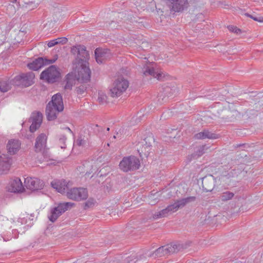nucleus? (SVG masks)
<instances>
[{
  "instance_id": "nucleus-1",
  "label": "nucleus",
  "mask_w": 263,
  "mask_h": 263,
  "mask_svg": "<svg viewBox=\"0 0 263 263\" xmlns=\"http://www.w3.org/2000/svg\"><path fill=\"white\" fill-rule=\"evenodd\" d=\"M71 53L77 55L75 63L80 65L76 77L81 83H87L90 82L91 72L88 66L89 54L84 45H79L71 48Z\"/></svg>"
},
{
  "instance_id": "nucleus-2",
  "label": "nucleus",
  "mask_w": 263,
  "mask_h": 263,
  "mask_svg": "<svg viewBox=\"0 0 263 263\" xmlns=\"http://www.w3.org/2000/svg\"><path fill=\"white\" fill-rule=\"evenodd\" d=\"M63 98L60 93L54 95L46 107V115L48 121H53L64 110Z\"/></svg>"
},
{
  "instance_id": "nucleus-3",
  "label": "nucleus",
  "mask_w": 263,
  "mask_h": 263,
  "mask_svg": "<svg viewBox=\"0 0 263 263\" xmlns=\"http://www.w3.org/2000/svg\"><path fill=\"white\" fill-rule=\"evenodd\" d=\"M190 243L191 242L185 243H176L161 246L155 251L154 254H155V257H160L170 255L172 253H177L178 251L186 249L190 246Z\"/></svg>"
},
{
  "instance_id": "nucleus-4",
  "label": "nucleus",
  "mask_w": 263,
  "mask_h": 263,
  "mask_svg": "<svg viewBox=\"0 0 263 263\" xmlns=\"http://www.w3.org/2000/svg\"><path fill=\"white\" fill-rule=\"evenodd\" d=\"M40 79L49 84L59 82L61 79L60 69L55 65H51L41 72Z\"/></svg>"
},
{
  "instance_id": "nucleus-5",
  "label": "nucleus",
  "mask_w": 263,
  "mask_h": 263,
  "mask_svg": "<svg viewBox=\"0 0 263 263\" xmlns=\"http://www.w3.org/2000/svg\"><path fill=\"white\" fill-rule=\"evenodd\" d=\"M119 168L124 172L135 171L139 168V159L134 156L124 157L119 163Z\"/></svg>"
},
{
  "instance_id": "nucleus-6",
  "label": "nucleus",
  "mask_w": 263,
  "mask_h": 263,
  "mask_svg": "<svg viewBox=\"0 0 263 263\" xmlns=\"http://www.w3.org/2000/svg\"><path fill=\"white\" fill-rule=\"evenodd\" d=\"M128 81L122 77H118L113 83V87L110 89V93L112 97L121 96L128 87Z\"/></svg>"
},
{
  "instance_id": "nucleus-7",
  "label": "nucleus",
  "mask_w": 263,
  "mask_h": 263,
  "mask_svg": "<svg viewBox=\"0 0 263 263\" xmlns=\"http://www.w3.org/2000/svg\"><path fill=\"white\" fill-rule=\"evenodd\" d=\"M34 77V74L32 72L22 73L13 79L12 83L14 86L27 87L33 84Z\"/></svg>"
},
{
  "instance_id": "nucleus-8",
  "label": "nucleus",
  "mask_w": 263,
  "mask_h": 263,
  "mask_svg": "<svg viewBox=\"0 0 263 263\" xmlns=\"http://www.w3.org/2000/svg\"><path fill=\"white\" fill-rule=\"evenodd\" d=\"M74 205V203L69 202L60 203L57 207L53 208L51 210V215L49 216V220L52 222H55L62 213L70 209Z\"/></svg>"
},
{
  "instance_id": "nucleus-9",
  "label": "nucleus",
  "mask_w": 263,
  "mask_h": 263,
  "mask_svg": "<svg viewBox=\"0 0 263 263\" xmlns=\"http://www.w3.org/2000/svg\"><path fill=\"white\" fill-rule=\"evenodd\" d=\"M66 196L70 199L81 201L86 199L88 195L87 189L73 187L67 191Z\"/></svg>"
},
{
  "instance_id": "nucleus-10",
  "label": "nucleus",
  "mask_w": 263,
  "mask_h": 263,
  "mask_svg": "<svg viewBox=\"0 0 263 263\" xmlns=\"http://www.w3.org/2000/svg\"><path fill=\"white\" fill-rule=\"evenodd\" d=\"M170 10L174 12H180L189 7L187 0H165Z\"/></svg>"
},
{
  "instance_id": "nucleus-11",
  "label": "nucleus",
  "mask_w": 263,
  "mask_h": 263,
  "mask_svg": "<svg viewBox=\"0 0 263 263\" xmlns=\"http://www.w3.org/2000/svg\"><path fill=\"white\" fill-rule=\"evenodd\" d=\"M25 183L26 187L32 191L41 190L45 185L44 181L37 178H27Z\"/></svg>"
},
{
  "instance_id": "nucleus-12",
  "label": "nucleus",
  "mask_w": 263,
  "mask_h": 263,
  "mask_svg": "<svg viewBox=\"0 0 263 263\" xmlns=\"http://www.w3.org/2000/svg\"><path fill=\"white\" fill-rule=\"evenodd\" d=\"M218 177L215 178L212 175H206L202 178V186L205 192H212L217 182Z\"/></svg>"
},
{
  "instance_id": "nucleus-13",
  "label": "nucleus",
  "mask_w": 263,
  "mask_h": 263,
  "mask_svg": "<svg viewBox=\"0 0 263 263\" xmlns=\"http://www.w3.org/2000/svg\"><path fill=\"white\" fill-rule=\"evenodd\" d=\"M43 115L41 112L32 113L31 117L29 119V121L32 123L29 128L31 133H34L40 127Z\"/></svg>"
},
{
  "instance_id": "nucleus-14",
  "label": "nucleus",
  "mask_w": 263,
  "mask_h": 263,
  "mask_svg": "<svg viewBox=\"0 0 263 263\" xmlns=\"http://www.w3.org/2000/svg\"><path fill=\"white\" fill-rule=\"evenodd\" d=\"M46 135L44 133L40 134L35 139V142L34 147V151L36 153H39L42 152H44L46 147Z\"/></svg>"
},
{
  "instance_id": "nucleus-15",
  "label": "nucleus",
  "mask_w": 263,
  "mask_h": 263,
  "mask_svg": "<svg viewBox=\"0 0 263 263\" xmlns=\"http://www.w3.org/2000/svg\"><path fill=\"white\" fill-rule=\"evenodd\" d=\"M51 186L58 192L63 194L68 190V183L65 180H54L51 182Z\"/></svg>"
},
{
  "instance_id": "nucleus-16",
  "label": "nucleus",
  "mask_w": 263,
  "mask_h": 263,
  "mask_svg": "<svg viewBox=\"0 0 263 263\" xmlns=\"http://www.w3.org/2000/svg\"><path fill=\"white\" fill-rule=\"evenodd\" d=\"M143 74L145 76H153L159 81H164L165 78V74L163 72L158 69H155L153 67H147L146 70L143 72Z\"/></svg>"
},
{
  "instance_id": "nucleus-17",
  "label": "nucleus",
  "mask_w": 263,
  "mask_h": 263,
  "mask_svg": "<svg viewBox=\"0 0 263 263\" xmlns=\"http://www.w3.org/2000/svg\"><path fill=\"white\" fill-rule=\"evenodd\" d=\"M110 54V51L107 49H102L100 48H97L95 50V55L96 62L98 64H103V61H100L99 59V58L103 59L104 60L107 59L109 58Z\"/></svg>"
},
{
  "instance_id": "nucleus-18",
  "label": "nucleus",
  "mask_w": 263,
  "mask_h": 263,
  "mask_svg": "<svg viewBox=\"0 0 263 263\" xmlns=\"http://www.w3.org/2000/svg\"><path fill=\"white\" fill-rule=\"evenodd\" d=\"M178 210L177 207H176V204L175 202L172 204L168 205L165 209H163L160 212L155 213L153 215V218L155 219H157L158 218H162L166 217L169 212H174Z\"/></svg>"
},
{
  "instance_id": "nucleus-19",
  "label": "nucleus",
  "mask_w": 263,
  "mask_h": 263,
  "mask_svg": "<svg viewBox=\"0 0 263 263\" xmlns=\"http://www.w3.org/2000/svg\"><path fill=\"white\" fill-rule=\"evenodd\" d=\"M171 89L169 87H166L163 88V91H160L157 96L158 102L159 104H162L168 101V99L172 95H171Z\"/></svg>"
},
{
  "instance_id": "nucleus-20",
  "label": "nucleus",
  "mask_w": 263,
  "mask_h": 263,
  "mask_svg": "<svg viewBox=\"0 0 263 263\" xmlns=\"http://www.w3.org/2000/svg\"><path fill=\"white\" fill-rule=\"evenodd\" d=\"M21 143L18 140H9L7 145L8 152L10 155H14L17 153L20 147Z\"/></svg>"
},
{
  "instance_id": "nucleus-21",
  "label": "nucleus",
  "mask_w": 263,
  "mask_h": 263,
  "mask_svg": "<svg viewBox=\"0 0 263 263\" xmlns=\"http://www.w3.org/2000/svg\"><path fill=\"white\" fill-rule=\"evenodd\" d=\"M44 66V57L37 58L27 64V66L30 69L35 71L39 70Z\"/></svg>"
},
{
  "instance_id": "nucleus-22",
  "label": "nucleus",
  "mask_w": 263,
  "mask_h": 263,
  "mask_svg": "<svg viewBox=\"0 0 263 263\" xmlns=\"http://www.w3.org/2000/svg\"><path fill=\"white\" fill-rule=\"evenodd\" d=\"M11 189L9 190L13 193H21L24 190L22 181L18 178L13 180L10 185Z\"/></svg>"
},
{
  "instance_id": "nucleus-23",
  "label": "nucleus",
  "mask_w": 263,
  "mask_h": 263,
  "mask_svg": "<svg viewBox=\"0 0 263 263\" xmlns=\"http://www.w3.org/2000/svg\"><path fill=\"white\" fill-rule=\"evenodd\" d=\"M196 199V197L195 196H190L186 198H182L179 200H177L175 202L176 204V207L178 210L179 209H182L184 206H185L187 204L194 202Z\"/></svg>"
},
{
  "instance_id": "nucleus-24",
  "label": "nucleus",
  "mask_w": 263,
  "mask_h": 263,
  "mask_svg": "<svg viewBox=\"0 0 263 263\" xmlns=\"http://www.w3.org/2000/svg\"><path fill=\"white\" fill-rule=\"evenodd\" d=\"M139 147L138 148V152L139 153V155L142 159H144V157L147 158L149 154L151 152L152 146L149 145H138Z\"/></svg>"
},
{
  "instance_id": "nucleus-25",
  "label": "nucleus",
  "mask_w": 263,
  "mask_h": 263,
  "mask_svg": "<svg viewBox=\"0 0 263 263\" xmlns=\"http://www.w3.org/2000/svg\"><path fill=\"white\" fill-rule=\"evenodd\" d=\"M11 166L10 160L8 158L4 160L0 159V173L6 174L8 173Z\"/></svg>"
},
{
  "instance_id": "nucleus-26",
  "label": "nucleus",
  "mask_w": 263,
  "mask_h": 263,
  "mask_svg": "<svg viewBox=\"0 0 263 263\" xmlns=\"http://www.w3.org/2000/svg\"><path fill=\"white\" fill-rule=\"evenodd\" d=\"M13 85L12 80H2L0 81V91L6 92L10 90Z\"/></svg>"
},
{
  "instance_id": "nucleus-27",
  "label": "nucleus",
  "mask_w": 263,
  "mask_h": 263,
  "mask_svg": "<svg viewBox=\"0 0 263 263\" xmlns=\"http://www.w3.org/2000/svg\"><path fill=\"white\" fill-rule=\"evenodd\" d=\"M254 106L252 109H248L246 111V114L248 118L255 117L257 115V112L259 111L261 107L259 105H257V102H254Z\"/></svg>"
},
{
  "instance_id": "nucleus-28",
  "label": "nucleus",
  "mask_w": 263,
  "mask_h": 263,
  "mask_svg": "<svg viewBox=\"0 0 263 263\" xmlns=\"http://www.w3.org/2000/svg\"><path fill=\"white\" fill-rule=\"evenodd\" d=\"M234 196V194L233 192L226 191L220 194L219 198L222 201L226 202L232 199Z\"/></svg>"
},
{
  "instance_id": "nucleus-29",
  "label": "nucleus",
  "mask_w": 263,
  "mask_h": 263,
  "mask_svg": "<svg viewBox=\"0 0 263 263\" xmlns=\"http://www.w3.org/2000/svg\"><path fill=\"white\" fill-rule=\"evenodd\" d=\"M65 81L66 84L64 86V89H71L74 81L73 76L72 74H70L69 73L67 74L66 76Z\"/></svg>"
},
{
  "instance_id": "nucleus-30",
  "label": "nucleus",
  "mask_w": 263,
  "mask_h": 263,
  "mask_svg": "<svg viewBox=\"0 0 263 263\" xmlns=\"http://www.w3.org/2000/svg\"><path fill=\"white\" fill-rule=\"evenodd\" d=\"M154 142V138L152 136V134L149 135L147 136L144 139H143L141 142L138 143V145H149L150 146H152V144Z\"/></svg>"
},
{
  "instance_id": "nucleus-31",
  "label": "nucleus",
  "mask_w": 263,
  "mask_h": 263,
  "mask_svg": "<svg viewBox=\"0 0 263 263\" xmlns=\"http://www.w3.org/2000/svg\"><path fill=\"white\" fill-rule=\"evenodd\" d=\"M206 145H202L199 146L197 149L192 154L193 157H199L202 156L205 153V150L207 149L206 148Z\"/></svg>"
},
{
  "instance_id": "nucleus-32",
  "label": "nucleus",
  "mask_w": 263,
  "mask_h": 263,
  "mask_svg": "<svg viewBox=\"0 0 263 263\" xmlns=\"http://www.w3.org/2000/svg\"><path fill=\"white\" fill-rule=\"evenodd\" d=\"M96 201L95 199L92 198H89L85 202H84L83 204V209L85 210H86L89 208H92Z\"/></svg>"
},
{
  "instance_id": "nucleus-33",
  "label": "nucleus",
  "mask_w": 263,
  "mask_h": 263,
  "mask_svg": "<svg viewBox=\"0 0 263 263\" xmlns=\"http://www.w3.org/2000/svg\"><path fill=\"white\" fill-rule=\"evenodd\" d=\"M88 85L87 83H81V84L76 87L77 93L79 95H82L87 89Z\"/></svg>"
},
{
  "instance_id": "nucleus-34",
  "label": "nucleus",
  "mask_w": 263,
  "mask_h": 263,
  "mask_svg": "<svg viewBox=\"0 0 263 263\" xmlns=\"http://www.w3.org/2000/svg\"><path fill=\"white\" fill-rule=\"evenodd\" d=\"M66 137L64 135H60L59 136V144L61 148L62 149H64L66 148Z\"/></svg>"
},
{
  "instance_id": "nucleus-35",
  "label": "nucleus",
  "mask_w": 263,
  "mask_h": 263,
  "mask_svg": "<svg viewBox=\"0 0 263 263\" xmlns=\"http://www.w3.org/2000/svg\"><path fill=\"white\" fill-rule=\"evenodd\" d=\"M25 4L26 5V8H28L30 10L36 8L39 5V4L37 3H35L34 2L32 1H29L28 2L25 3Z\"/></svg>"
},
{
  "instance_id": "nucleus-36",
  "label": "nucleus",
  "mask_w": 263,
  "mask_h": 263,
  "mask_svg": "<svg viewBox=\"0 0 263 263\" xmlns=\"http://www.w3.org/2000/svg\"><path fill=\"white\" fill-rule=\"evenodd\" d=\"M196 139H206V129H204L202 132L198 133L194 135Z\"/></svg>"
},
{
  "instance_id": "nucleus-37",
  "label": "nucleus",
  "mask_w": 263,
  "mask_h": 263,
  "mask_svg": "<svg viewBox=\"0 0 263 263\" xmlns=\"http://www.w3.org/2000/svg\"><path fill=\"white\" fill-rule=\"evenodd\" d=\"M228 29L230 31L235 33L237 34H239L241 33V29L238 28L236 26H235L229 25L228 26Z\"/></svg>"
},
{
  "instance_id": "nucleus-38",
  "label": "nucleus",
  "mask_w": 263,
  "mask_h": 263,
  "mask_svg": "<svg viewBox=\"0 0 263 263\" xmlns=\"http://www.w3.org/2000/svg\"><path fill=\"white\" fill-rule=\"evenodd\" d=\"M218 138V135L215 133H213L208 130H206V139H216Z\"/></svg>"
},
{
  "instance_id": "nucleus-39",
  "label": "nucleus",
  "mask_w": 263,
  "mask_h": 263,
  "mask_svg": "<svg viewBox=\"0 0 263 263\" xmlns=\"http://www.w3.org/2000/svg\"><path fill=\"white\" fill-rule=\"evenodd\" d=\"M99 96L98 98L99 102L102 104L106 103L107 102V97L105 95L100 94V93H99Z\"/></svg>"
},
{
  "instance_id": "nucleus-40",
  "label": "nucleus",
  "mask_w": 263,
  "mask_h": 263,
  "mask_svg": "<svg viewBox=\"0 0 263 263\" xmlns=\"http://www.w3.org/2000/svg\"><path fill=\"white\" fill-rule=\"evenodd\" d=\"M245 15L248 17H249L253 19V20L260 22V23H263V17L260 16V17H256L254 16L253 15L250 14L248 13H246Z\"/></svg>"
},
{
  "instance_id": "nucleus-41",
  "label": "nucleus",
  "mask_w": 263,
  "mask_h": 263,
  "mask_svg": "<svg viewBox=\"0 0 263 263\" xmlns=\"http://www.w3.org/2000/svg\"><path fill=\"white\" fill-rule=\"evenodd\" d=\"M157 193H156L154 194H152L150 196H149V199L151 200L150 201V203L152 205H155L156 203L158 202L157 196L155 197Z\"/></svg>"
},
{
  "instance_id": "nucleus-42",
  "label": "nucleus",
  "mask_w": 263,
  "mask_h": 263,
  "mask_svg": "<svg viewBox=\"0 0 263 263\" xmlns=\"http://www.w3.org/2000/svg\"><path fill=\"white\" fill-rule=\"evenodd\" d=\"M138 260L137 256L135 255L126 258L125 262L123 263H135Z\"/></svg>"
},
{
  "instance_id": "nucleus-43",
  "label": "nucleus",
  "mask_w": 263,
  "mask_h": 263,
  "mask_svg": "<svg viewBox=\"0 0 263 263\" xmlns=\"http://www.w3.org/2000/svg\"><path fill=\"white\" fill-rule=\"evenodd\" d=\"M59 123H63L68 121V117L66 115H63L62 113L57 119Z\"/></svg>"
},
{
  "instance_id": "nucleus-44",
  "label": "nucleus",
  "mask_w": 263,
  "mask_h": 263,
  "mask_svg": "<svg viewBox=\"0 0 263 263\" xmlns=\"http://www.w3.org/2000/svg\"><path fill=\"white\" fill-rule=\"evenodd\" d=\"M57 58L49 60L47 58H46V57H44V62L45 66L54 63L57 61Z\"/></svg>"
},
{
  "instance_id": "nucleus-45",
  "label": "nucleus",
  "mask_w": 263,
  "mask_h": 263,
  "mask_svg": "<svg viewBox=\"0 0 263 263\" xmlns=\"http://www.w3.org/2000/svg\"><path fill=\"white\" fill-rule=\"evenodd\" d=\"M141 20V18H139L138 20H135V18L132 21V23H136V24H138V25H137V27H138V28H142V27H144V24L143 23V22L142 21H140Z\"/></svg>"
},
{
  "instance_id": "nucleus-46",
  "label": "nucleus",
  "mask_w": 263,
  "mask_h": 263,
  "mask_svg": "<svg viewBox=\"0 0 263 263\" xmlns=\"http://www.w3.org/2000/svg\"><path fill=\"white\" fill-rule=\"evenodd\" d=\"M94 132L100 136H101V133L103 131V128L100 127L98 125V124L95 125V127L93 128Z\"/></svg>"
},
{
  "instance_id": "nucleus-47",
  "label": "nucleus",
  "mask_w": 263,
  "mask_h": 263,
  "mask_svg": "<svg viewBox=\"0 0 263 263\" xmlns=\"http://www.w3.org/2000/svg\"><path fill=\"white\" fill-rule=\"evenodd\" d=\"M57 41L58 42V44H65L67 43L68 42V39L65 37H59L56 39Z\"/></svg>"
},
{
  "instance_id": "nucleus-48",
  "label": "nucleus",
  "mask_w": 263,
  "mask_h": 263,
  "mask_svg": "<svg viewBox=\"0 0 263 263\" xmlns=\"http://www.w3.org/2000/svg\"><path fill=\"white\" fill-rule=\"evenodd\" d=\"M254 102H257V105H259L261 108H263V96L259 100L257 98L255 99Z\"/></svg>"
},
{
  "instance_id": "nucleus-49",
  "label": "nucleus",
  "mask_w": 263,
  "mask_h": 263,
  "mask_svg": "<svg viewBox=\"0 0 263 263\" xmlns=\"http://www.w3.org/2000/svg\"><path fill=\"white\" fill-rule=\"evenodd\" d=\"M124 131V129H120L119 130V132H117V134H116V135H114V137H113V138L114 139H116V138H118V139H122V132L123 133Z\"/></svg>"
},
{
  "instance_id": "nucleus-50",
  "label": "nucleus",
  "mask_w": 263,
  "mask_h": 263,
  "mask_svg": "<svg viewBox=\"0 0 263 263\" xmlns=\"http://www.w3.org/2000/svg\"><path fill=\"white\" fill-rule=\"evenodd\" d=\"M76 143L78 146L83 145L85 143V140L79 137L76 141Z\"/></svg>"
},
{
  "instance_id": "nucleus-51",
  "label": "nucleus",
  "mask_w": 263,
  "mask_h": 263,
  "mask_svg": "<svg viewBox=\"0 0 263 263\" xmlns=\"http://www.w3.org/2000/svg\"><path fill=\"white\" fill-rule=\"evenodd\" d=\"M57 44H58V42L57 41V40L55 39V40H52V41H50V42H49L47 45L49 47H53Z\"/></svg>"
},
{
  "instance_id": "nucleus-52",
  "label": "nucleus",
  "mask_w": 263,
  "mask_h": 263,
  "mask_svg": "<svg viewBox=\"0 0 263 263\" xmlns=\"http://www.w3.org/2000/svg\"><path fill=\"white\" fill-rule=\"evenodd\" d=\"M118 18H120L121 19H122V17H124V15L125 14L123 12H120L118 14Z\"/></svg>"
},
{
  "instance_id": "nucleus-53",
  "label": "nucleus",
  "mask_w": 263,
  "mask_h": 263,
  "mask_svg": "<svg viewBox=\"0 0 263 263\" xmlns=\"http://www.w3.org/2000/svg\"><path fill=\"white\" fill-rule=\"evenodd\" d=\"M65 129L68 130L70 133H72V130L70 129V128H69V127H66L65 128Z\"/></svg>"
},
{
  "instance_id": "nucleus-54",
  "label": "nucleus",
  "mask_w": 263,
  "mask_h": 263,
  "mask_svg": "<svg viewBox=\"0 0 263 263\" xmlns=\"http://www.w3.org/2000/svg\"><path fill=\"white\" fill-rule=\"evenodd\" d=\"M222 118L223 119H225L231 121V118L229 117L228 116L227 117H226V118L222 117Z\"/></svg>"
},
{
  "instance_id": "nucleus-55",
  "label": "nucleus",
  "mask_w": 263,
  "mask_h": 263,
  "mask_svg": "<svg viewBox=\"0 0 263 263\" xmlns=\"http://www.w3.org/2000/svg\"><path fill=\"white\" fill-rule=\"evenodd\" d=\"M99 60L100 61H103V63H104L105 62V61H106V60H104L103 59L99 58Z\"/></svg>"
},
{
  "instance_id": "nucleus-56",
  "label": "nucleus",
  "mask_w": 263,
  "mask_h": 263,
  "mask_svg": "<svg viewBox=\"0 0 263 263\" xmlns=\"http://www.w3.org/2000/svg\"><path fill=\"white\" fill-rule=\"evenodd\" d=\"M244 145H245V144H241L237 145V146L236 147H237L242 146Z\"/></svg>"
},
{
  "instance_id": "nucleus-57",
  "label": "nucleus",
  "mask_w": 263,
  "mask_h": 263,
  "mask_svg": "<svg viewBox=\"0 0 263 263\" xmlns=\"http://www.w3.org/2000/svg\"><path fill=\"white\" fill-rule=\"evenodd\" d=\"M165 114H166V113H165V112L163 113V114H162V116H161V117H164V118H165V117H166Z\"/></svg>"
},
{
  "instance_id": "nucleus-58",
  "label": "nucleus",
  "mask_w": 263,
  "mask_h": 263,
  "mask_svg": "<svg viewBox=\"0 0 263 263\" xmlns=\"http://www.w3.org/2000/svg\"><path fill=\"white\" fill-rule=\"evenodd\" d=\"M10 1L13 3L16 2V0H10Z\"/></svg>"
},
{
  "instance_id": "nucleus-59",
  "label": "nucleus",
  "mask_w": 263,
  "mask_h": 263,
  "mask_svg": "<svg viewBox=\"0 0 263 263\" xmlns=\"http://www.w3.org/2000/svg\"><path fill=\"white\" fill-rule=\"evenodd\" d=\"M109 130H110L109 127H107L106 129V130L108 132V131H109Z\"/></svg>"
},
{
  "instance_id": "nucleus-60",
  "label": "nucleus",
  "mask_w": 263,
  "mask_h": 263,
  "mask_svg": "<svg viewBox=\"0 0 263 263\" xmlns=\"http://www.w3.org/2000/svg\"><path fill=\"white\" fill-rule=\"evenodd\" d=\"M227 111L228 112H229V113H231V111H230L229 110H227Z\"/></svg>"
},
{
  "instance_id": "nucleus-61",
  "label": "nucleus",
  "mask_w": 263,
  "mask_h": 263,
  "mask_svg": "<svg viewBox=\"0 0 263 263\" xmlns=\"http://www.w3.org/2000/svg\"><path fill=\"white\" fill-rule=\"evenodd\" d=\"M124 70V69H122V73H124V71H123Z\"/></svg>"
},
{
  "instance_id": "nucleus-62",
  "label": "nucleus",
  "mask_w": 263,
  "mask_h": 263,
  "mask_svg": "<svg viewBox=\"0 0 263 263\" xmlns=\"http://www.w3.org/2000/svg\"><path fill=\"white\" fill-rule=\"evenodd\" d=\"M220 179H221V178H220V177H219V178H218V180H219V181H220Z\"/></svg>"
}]
</instances>
